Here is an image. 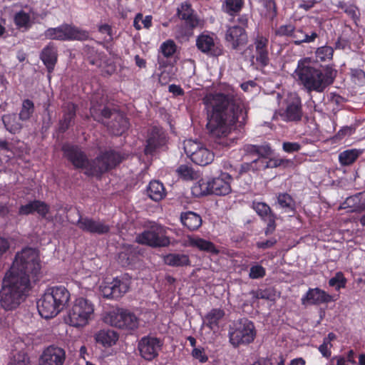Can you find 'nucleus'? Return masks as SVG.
Wrapping results in <instances>:
<instances>
[{"instance_id": "obj_1", "label": "nucleus", "mask_w": 365, "mask_h": 365, "mask_svg": "<svg viewBox=\"0 0 365 365\" xmlns=\"http://www.w3.org/2000/svg\"><path fill=\"white\" fill-rule=\"evenodd\" d=\"M207 113V128L216 138L215 143L229 148L236 143L229 138L231 130L236 127L241 131L247 123V112L241 97L234 93H210L203 98Z\"/></svg>"}, {"instance_id": "obj_2", "label": "nucleus", "mask_w": 365, "mask_h": 365, "mask_svg": "<svg viewBox=\"0 0 365 365\" xmlns=\"http://www.w3.org/2000/svg\"><path fill=\"white\" fill-rule=\"evenodd\" d=\"M41 262L34 249L27 247L17 252L10 269L3 279L0 305L6 310L16 309L31 289V282L38 281Z\"/></svg>"}, {"instance_id": "obj_3", "label": "nucleus", "mask_w": 365, "mask_h": 365, "mask_svg": "<svg viewBox=\"0 0 365 365\" xmlns=\"http://www.w3.org/2000/svg\"><path fill=\"white\" fill-rule=\"evenodd\" d=\"M337 71L332 66L321 68L310 58L306 57L298 61L293 77L308 93H323L334 83Z\"/></svg>"}, {"instance_id": "obj_4", "label": "nucleus", "mask_w": 365, "mask_h": 365, "mask_svg": "<svg viewBox=\"0 0 365 365\" xmlns=\"http://www.w3.org/2000/svg\"><path fill=\"white\" fill-rule=\"evenodd\" d=\"M70 299L71 294L64 286L51 287L37 302L38 313L43 318H53L67 307Z\"/></svg>"}, {"instance_id": "obj_5", "label": "nucleus", "mask_w": 365, "mask_h": 365, "mask_svg": "<svg viewBox=\"0 0 365 365\" xmlns=\"http://www.w3.org/2000/svg\"><path fill=\"white\" fill-rule=\"evenodd\" d=\"M126 158L127 155L120 150L113 148L102 150L92 159L87 176L101 178L103 174L120 165Z\"/></svg>"}, {"instance_id": "obj_6", "label": "nucleus", "mask_w": 365, "mask_h": 365, "mask_svg": "<svg viewBox=\"0 0 365 365\" xmlns=\"http://www.w3.org/2000/svg\"><path fill=\"white\" fill-rule=\"evenodd\" d=\"M256 335L257 331L254 323L245 318L234 322L228 331L229 341L235 348L251 344Z\"/></svg>"}, {"instance_id": "obj_7", "label": "nucleus", "mask_w": 365, "mask_h": 365, "mask_svg": "<svg viewBox=\"0 0 365 365\" xmlns=\"http://www.w3.org/2000/svg\"><path fill=\"white\" fill-rule=\"evenodd\" d=\"M176 16L185 24L184 26H181L177 29L176 38L188 39L192 36L194 29L200 24L198 15L192 9V4L186 1L178 6Z\"/></svg>"}, {"instance_id": "obj_8", "label": "nucleus", "mask_w": 365, "mask_h": 365, "mask_svg": "<svg viewBox=\"0 0 365 365\" xmlns=\"http://www.w3.org/2000/svg\"><path fill=\"white\" fill-rule=\"evenodd\" d=\"M232 180L231 175L225 172H220L218 177L210 178L206 182L203 180H200L198 186H195L194 190L199 189V194L201 195L225 196L232 192L231 182Z\"/></svg>"}, {"instance_id": "obj_9", "label": "nucleus", "mask_w": 365, "mask_h": 365, "mask_svg": "<svg viewBox=\"0 0 365 365\" xmlns=\"http://www.w3.org/2000/svg\"><path fill=\"white\" fill-rule=\"evenodd\" d=\"M43 35L46 39L61 41H84L90 38V34L88 31L71 24H63L55 28H48L45 31Z\"/></svg>"}, {"instance_id": "obj_10", "label": "nucleus", "mask_w": 365, "mask_h": 365, "mask_svg": "<svg viewBox=\"0 0 365 365\" xmlns=\"http://www.w3.org/2000/svg\"><path fill=\"white\" fill-rule=\"evenodd\" d=\"M168 230V227L153 222L137 236L136 241L140 245L154 248L168 247L170 244V240L167 235Z\"/></svg>"}, {"instance_id": "obj_11", "label": "nucleus", "mask_w": 365, "mask_h": 365, "mask_svg": "<svg viewBox=\"0 0 365 365\" xmlns=\"http://www.w3.org/2000/svg\"><path fill=\"white\" fill-rule=\"evenodd\" d=\"M93 313V304L84 297H78L69 309V323L73 327H83L88 323Z\"/></svg>"}, {"instance_id": "obj_12", "label": "nucleus", "mask_w": 365, "mask_h": 365, "mask_svg": "<svg viewBox=\"0 0 365 365\" xmlns=\"http://www.w3.org/2000/svg\"><path fill=\"white\" fill-rule=\"evenodd\" d=\"M104 321L110 326L119 329L134 330L138 327V319L135 314L123 308H116L108 312Z\"/></svg>"}, {"instance_id": "obj_13", "label": "nucleus", "mask_w": 365, "mask_h": 365, "mask_svg": "<svg viewBox=\"0 0 365 365\" xmlns=\"http://www.w3.org/2000/svg\"><path fill=\"white\" fill-rule=\"evenodd\" d=\"M184 150L194 163L201 166H205L214 160L213 152L197 141L185 140Z\"/></svg>"}, {"instance_id": "obj_14", "label": "nucleus", "mask_w": 365, "mask_h": 365, "mask_svg": "<svg viewBox=\"0 0 365 365\" xmlns=\"http://www.w3.org/2000/svg\"><path fill=\"white\" fill-rule=\"evenodd\" d=\"M63 156L76 169L84 170L87 176V171L91 166L92 159H89L84 151L76 145L64 144L62 146Z\"/></svg>"}, {"instance_id": "obj_15", "label": "nucleus", "mask_w": 365, "mask_h": 365, "mask_svg": "<svg viewBox=\"0 0 365 365\" xmlns=\"http://www.w3.org/2000/svg\"><path fill=\"white\" fill-rule=\"evenodd\" d=\"M168 136L166 131L159 126H152L148 131L144 153L146 155H153L158 150L166 146Z\"/></svg>"}, {"instance_id": "obj_16", "label": "nucleus", "mask_w": 365, "mask_h": 365, "mask_svg": "<svg viewBox=\"0 0 365 365\" xmlns=\"http://www.w3.org/2000/svg\"><path fill=\"white\" fill-rule=\"evenodd\" d=\"M130 283L126 279L115 277L110 282H104L100 286L103 297L106 299H118L129 289Z\"/></svg>"}, {"instance_id": "obj_17", "label": "nucleus", "mask_w": 365, "mask_h": 365, "mask_svg": "<svg viewBox=\"0 0 365 365\" xmlns=\"http://www.w3.org/2000/svg\"><path fill=\"white\" fill-rule=\"evenodd\" d=\"M76 225L82 231L92 235H106L110 230V226L106 224L105 221L83 217L81 215H79Z\"/></svg>"}, {"instance_id": "obj_18", "label": "nucleus", "mask_w": 365, "mask_h": 365, "mask_svg": "<svg viewBox=\"0 0 365 365\" xmlns=\"http://www.w3.org/2000/svg\"><path fill=\"white\" fill-rule=\"evenodd\" d=\"M163 345V341L157 337L144 336L138 342V350L144 359L151 361L158 356Z\"/></svg>"}, {"instance_id": "obj_19", "label": "nucleus", "mask_w": 365, "mask_h": 365, "mask_svg": "<svg viewBox=\"0 0 365 365\" xmlns=\"http://www.w3.org/2000/svg\"><path fill=\"white\" fill-rule=\"evenodd\" d=\"M282 120L285 122H299L303 116L302 101L295 96L287 101L284 109H280L279 113Z\"/></svg>"}, {"instance_id": "obj_20", "label": "nucleus", "mask_w": 365, "mask_h": 365, "mask_svg": "<svg viewBox=\"0 0 365 365\" xmlns=\"http://www.w3.org/2000/svg\"><path fill=\"white\" fill-rule=\"evenodd\" d=\"M256 62L261 67L264 68L269 63V38L262 34L257 33L254 38Z\"/></svg>"}, {"instance_id": "obj_21", "label": "nucleus", "mask_w": 365, "mask_h": 365, "mask_svg": "<svg viewBox=\"0 0 365 365\" xmlns=\"http://www.w3.org/2000/svg\"><path fill=\"white\" fill-rule=\"evenodd\" d=\"M66 351L63 348L51 345L46 348L39 359V365H63Z\"/></svg>"}, {"instance_id": "obj_22", "label": "nucleus", "mask_w": 365, "mask_h": 365, "mask_svg": "<svg viewBox=\"0 0 365 365\" xmlns=\"http://www.w3.org/2000/svg\"><path fill=\"white\" fill-rule=\"evenodd\" d=\"M196 46L202 53L211 56H219L222 54V48L215 43L212 36L202 33L196 39Z\"/></svg>"}, {"instance_id": "obj_23", "label": "nucleus", "mask_w": 365, "mask_h": 365, "mask_svg": "<svg viewBox=\"0 0 365 365\" xmlns=\"http://www.w3.org/2000/svg\"><path fill=\"white\" fill-rule=\"evenodd\" d=\"M335 299L334 297L320 288H309L304 295L302 296V304L307 305H320L333 302Z\"/></svg>"}, {"instance_id": "obj_24", "label": "nucleus", "mask_w": 365, "mask_h": 365, "mask_svg": "<svg viewBox=\"0 0 365 365\" xmlns=\"http://www.w3.org/2000/svg\"><path fill=\"white\" fill-rule=\"evenodd\" d=\"M252 208L261 218L267 222L265 235L272 234L276 228V215L272 211L270 207L265 202H253Z\"/></svg>"}, {"instance_id": "obj_25", "label": "nucleus", "mask_w": 365, "mask_h": 365, "mask_svg": "<svg viewBox=\"0 0 365 365\" xmlns=\"http://www.w3.org/2000/svg\"><path fill=\"white\" fill-rule=\"evenodd\" d=\"M58 48L53 42H49L40 53L39 58L46 68L49 79L58 62Z\"/></svg>"}, {"instance_id": "obj_26", "label": "nucleus", "mask_w": 365, "mask_h": 365, "mask_svg": "<svg viewBox=\"0 0 365 365\" xmlns=\"http://www.w3.org/2000/svg\"><path fill=\"white\" fill-rule=\"evenodd\" d=\"M225 38L233 50L245 45L248 41L245 28L237 25L230 26L227 29Z\"/></svg>"}, {"instance_id": "obj_27", "label": "nucleus", "mask_w": 365, "mask_h": 365, "mask_svg": "<svg viewBox=\"0 0 365 365\" xmlns=\"http://www.w3.org/2000/svg\"><path fill=\"white\" fill-rule=\"evenodd\" d=\"M49 210L50 207L45 202L34 200L26 205H21L19 209V215H29L36 212L42 217H46Z\"/></svg>"}, {"instance_id": "obj_28", "label": "nucleus", "mask_w": 365, "mask_h": 365, "mask_svg": "<svg viewBox=\"0 0 365 365\" xmlns=\"http://www.w3.org/2000/svg\"><path fill=\"white\" fill-rule=\"evenodd\" d=\"M129 120L121 113H115L114 118L107 124L109 131L114 135L119 136L127 131L129 128Z\"/></svg>"}, {"instance_id": "obj_29", "label": "nucleus", "mask_w": 365, "mask_h": 365, "mask_svg": "<svg viewBox=\"0 0 365 365\" xmlns=\"http://www.w3.org/2000/svg\"><path fill=\"white\" fill-rule=\"evenodd\" d=\"M225 311L222 309H212L202 318L203 325L215 332L219 329L220 322L225 317Z\"/></svg>"}, {"instance_id": "obj_30", "label": "nucleus", "mask_w": 365, "mask_h": 365, "mask_svg": "<svg viewBox=\"0 0 365 365\" xmlns=\"http://www.w3.org/2000/svg\"><path fill=\"white\" fill-rule=\"evenodd\" d=\"M186 245L212 255L219 253V250L213 242L198 237L187 236Z\"/></svg>"}, {"instance_id": "obj_31", "label": "nucleus", "mask_w": 365, "mask_h": 365, "mask_svg": "<svg viewBox=\"0 0 365 365\" xmlns=\"http://www.w3.org/2000/svg\"><path fill=\"white\" fill-rule=\"evenodd\" d=\"M118 338V334L115 331L109 329L100 330L95 335L96 343L105 348L111 347L115 345Z\"/></svg>"}, {"instance_id": "obj_32", "label": "nucleus", "mask_w": 365, "mask_h": 365, "mask_svg": "<svg viewBox=\"0 0 365 365\" xmlns=\"http://www.w3.org/2000/svg\"><path fill=\"white\" fill-rule=\"evenodd\" d=\"M148 196L155 202H159L166 196L163 184L159 180H152L146 189Z\"/></svg>"}, {"instance_id": "obj_33", "label": "nucleus", "mask_w": 365, "mask_h": 365, "mask_svg": "<svg viewBox=\"0 0 365 365\" xmlns=\"http://www.w3.org/2000/svg\"><path fill=\"white\" fill-rule=\"evenodd\" d=\"M180 222L189 230L193 231L197 230L202 225L201 217L192 211L182 212L180 215Z\"/></svg>"}, {"instance_id": "obj_34", "label": "nucleus", "mask_w": 365, "mask_h": 365, "mask_svg": "<svg viewBox=\"0 0 365 365\" xmlns=\"http://www.w3.org/2000/svg\"><path fill=\"white\" fill-rule=\"evenodd\" d=\"M319 34L316 31L308 29L307 28L299 27L295 35L294 44L297 46L302 45V43H309L314 42Z\"/></svg>"}, {"instance_id": "obj_35", "label": "nucleus", "mask_w": 365, "mask_h": 365, "mask_svg": "<svg viewBox=\"0 0 365 365\" xmlns=\"http://www.w3.org/2000/svg\"><path fill=\"white\" fill-rule=\"evenodd\" d=\"M164 262L167 265L175 267L190 265L189 256L182 253H169L165 256Z\"/></svg>"}, {"instance_id": "obj_36", "label": "nucleus", "mask_w": 365, "mask_h": 365, "mask_svg": "<svg viewBox=\"0 0 365 365\" xmlns=\"http://www.w3.org/2000/svg\"><path fill=\"white\" fill-rule=\"evenodd\" d=\"M77 106L74 103H68L64 111L62 119L59 122L58 130L61 133L66 132L71 125L76 115Z\"/></svg>"}, {"instance_id": "obj_37", "label": "nucleus", "mask_w": 365, "mask_h": 365, "mask_svg": "<svg viewBox=\"0 0 365 365\" xmlns=\"http://www.w3.org/2000/svg\"><path fill=\"white\" fill-rule=\"evenodd\" d=\"M361 154L362 150L356 148L345 150L339 154L338 160L339 164L341 166L351 165Z\"/></svg>"}, {"instance_id": "obj_38", "label": "nucleus", "mask_w": 365, "mask_h": 365, "mask_svg": "<svg viewBox=\"0 0 365 365\" xmlns=\"http://www.w3.org/2000/svg\"><path fill=\"white\" fill-rule=\"evenodd\" d=\"M262 6L261 14L273 21L277 16V8L274 0H258Z\"/></svg>"}, {"instance_id": "obj_39", "label": "nucleus", "mask_w": 365, "mask_h": 365, "mask_svg": "<svg viewBox=\"0 0 365 365\" xmlns=\"http://www.w3.org/2000/svg\"><path fill=\"white\" fill-rule=\"evenodd\" d=\"M2 121L6 129L12 134L19 133L22 128V125L14 113L4 115L2 117Z\"/></svg>"}, {"instance_id": "obj_40", "label": "nucleus", "mask_w": 365, "mask_h": 365, "mask_svg": "<svg viewBox=\"0 0 365 365\" xmlns=\"http://www.w3.org/2000/svg\"><path fill=\"white\" fill-rule=\"evenodd\" d=\"M176 173L179 178L185 181H192L198 178L197 173L192 165L187 164L180 165L176 169Z\"/></svg>"}, {"instance_id": "obj_41", "label": "nucleus", "mask_w": 365, "mask_h": 365, "mask_svg": "<svg viewBox=\"0 0 365 365\" xmlns=\"http://www.w3.org/2000/svg\"><path fill=\"white\" fill-rule=\"evenodd\" d=\"M277 199L279 207L283 209L284 212H294L295 211V201L289 194L287 192L279 193Z\"/></svg>"}, {"instance_id": "obj_42", "label": "nucleus", "mask_w": 365, "mask_h": 365, "mask_svg": "<svg viewBox=\"0 0 365 365\" xmlns=\"http://www.w3.org/2000/svg\"><path fill=\"white\" fill-rule=\"evenodd\" d=\"M14 22L18 29H29L32 26L30 14L24 10L16 12L14 16Z\"/></svg>"}, {"instance_id": "obj_43", "label": "nucleus", "mask_w": 365, "mask_h": 365, "mask_svg": "<svg viewBox=\"0 0 365 365\" xmlns=\"http://www.w3.org/2000/svg\"><path fill=\"white\" fill-rule=\"evenodd\" d=\"M35 110L34 103L29 99H25L22 102V106L20 110L19 118L22 121H26L30 119Z\"/></svg>"}, {"instance_id": "obj_44", "label": "nucleus", "mask_w": 365, "mask_h": 365, "mask_svg": "<svg viewBox=\"0 0 365 365\" xmlns=\"http://www.w3.org/2000/svg\"><path fill=\"white\" fill-rule=\"evenodd\" d=\"M251 294L255 299L273 301L276 297V291L274 288L270 287L265 289H259L256 291H252Z\"/></svg>"}, {"instance_id": "obj_45", "label": "nucleus", "mask_w": 365, "mask_h": 365, "mask_svg": "<svg viewBox=\"0 0 365 365\" xmlns=\"http://www.w3.org/2000/svg\"><path fill=\"white\" fill-rule=\"evenodd\" d=\"M30 359L24 351L12 352L8 365H29Z\"/></svg>"}, {"instance_id": "obj_46", "label": "nucleus", "mask_w": 365, "mask_h": 365, "mask_svg": "<svg viewBox=\"0 0 365 365\" xmlns=\"http://www.w3.org/2000/svg\"><path fill=\"white\" fill-rule=\"evenodd\" d=\"M336 6L341 9L352 19L356 20L359 19L358 8L353 4H348L344 1H339Z\"/></svg>"}, {"instance_id": "obj_47", "label": "nucleus", "mask_w": 365, "mask_h": 365, "mask_svg": "<svg viewBox=\"0 0 365 365\" xmlns=\"http://www.w3.org/2000/svg\"><path fill=\"white\" fill-rule=\"evenodd\" d=\"M160 49L165 58H170L176 52L177 46L174 41L169 39L161 44Z\"/></svg>"}, {"instance_id": "obj_48", "label": "nucleus", "mask_w": 365, "mask_h": 365, "mask_svg": "<svg viewBox=\"0 0 365 365\" xmlns=\"http://www.w3.org/2000/svg\"><path fill=\"white\" fill-rule=\"evenodd\" d=\"M294 165V161L290 159L272 158L268 160L269 168H275L282 167L283 168L292 167Z\"/></svg>"}, {"instance_id": "obj_49", "label": "nucleus", "mask_w": 365, "mask_h": 365, "mask_svg": "<svg viewBox=\"0 0 365 365\" xmlns=\"http://www.w3.org/2000/svg\"><path fill=\"white\" fill-rule=\"evenodd\" d=\"M346 284V279L344 277L341 272L336 273L335 276L329 280V285L335 287L336 290L344 288Z\"/></svg>"}, {"instance_id": "obj_50", "label": "nucleus", "mask_w": 365, "mask_h": 365, "mask_svg": "<svg viewBox=\"0 0 365 365\" xmlns=\"http://www.w3.org/2000/svg\"><path fill=\"white\" fill-rule=\"evenodd\" d=\"M225 11L229 14H233L241 11L243 0H225Z\"/></svg>"}, {"instance_id": "obj_51", "label": "nucleus", "mask_w": 365, "mask_h": 365, "mask_svg": "<svg viewBox=\"0 0 365 365\" xmlns=\"http://www.w3.org/2000/svg\"><path fill=\"white\" fill-rule=\"evenodd\" d=\"M362 193L359 192L353 196L349 197L346 198L345 201V204L348 207H354L355 209L364 210L365 209V202L360 203L361 197L362 196Z\"/></svg>"}, {"instance_id": "obj_52", "label": "nucleus", "mask_w": 365, "mask_h": 365, "mask_svg": "<svg viewBox=\"0 0 365 365\" xmlns=\"http://www.w3.org/2000/svg\"><path fill=\"white\" fill-rule=\"evenodd\" d=\"M334 49L331 46H324L318 48L316 51V56L321 61H326L332 58Z\"/></svg>"}, {"instance_id": "obj_53", "label": "nucleus", "mask_w": 365, "mask_h": 365, "mask_svg": "<svg viewBox=\"0 0 365 365\" xmlns=\"http://www.w3.org/2000/svg\"><path fill=\"white\" fill-rule=\"evenodd\" d=\"M266 275V269L261 264H256L250 267L249 277L252 279H262Z\"/></svg>"}, {"instance_id": "obj_54", "label": "nucleus", "mask_w": 365, "mask_h": 365, "mask_svg": "<svg viewBox=\"0 0 365 365\" xmlns=\"http://www.w3.org/2000/svg\"><path fill=\"white\" fill-rule=\"evenodd\" d=\"M134 255L130 251L120 252L118 254V261L123 267H127L132 264Z\"/></svg>"}, {"instance_id": "obj_55", "label": "nucleus", "mask_w": 365, "mask_h": 365, "mask_svg": "<svg viewBox=\"0 0 365 365\" xmlns=\"http://www.w3.org/2000/svg\"><path fill=\"white\" fill-rule=\"evenodd\" d=\"M293 24L289 23L286 24L280 25L274 31V34L279 37L288 38L292 30Z\"/></svg>"}, {"instance_id": "obj_56", "label": "nucleus", "mask_w": 365, "mask_h": 365, "mask_svg": "<svg viewBox=\"0 0 365 365\" xmlns=\"http://www.w3.org/2000/svg\"><path fill=\"white\" fill-rule=\"evenodd\" d=\"M192 356L197 359L200 363H205L208 360V357L202 347H195L191 353Z\"/></svg>"}, {"instance_id": "obj_57", "label": "nucleus", "mask_w": 365, "mask_h": 365, "mask_svg": "<svg viewBox=\"0 0 365 365\" xmlns=\"http://www.w3.org/2000/svg\"><path fill=\"white\" fill-rule=\"evenodd\" d=\"M329 101L331 103L336 106V109H339L343 106V104L346 102V99L336 93H331L329 96Z\"/></svg>"}, {"instance_id": "obj_58", "label": "nucleus", "mask_w": 365, "mask_h": 365, "mask_svg": "<svg viewBox=\"0 0 365 365\" xmlns=\"http://www.w3.org/2000/svg\"><path fill=\"white\" fill-rule=\"evenodd\" d=\"M301 148V145L297 142H284L282 144L283 150L288 153L298 152Z\"/></svg>"}, {"instance_id": "obj_59", "label": "nucleus", "mask_w": 365, "mask_h": 365, "mask_svg": "<svg viewBox=\"0 0 365 365\" xmlns=\"http://www.w3.org/2000/svg\"><path fill=\"white\" fill-rule=\"evenodd\" d=\"M255 166L256 165H255L254 160L252 161H251L250 163H243L240 165L239 174L242 175L244 173H250V172H252L254 173H257V168Z\"/></svg>"}, {"instance_id": "obj_60", "label": "nucleus", "mask_w": 365, "mask_h": 365, "mask_svg": "<svg viewBox=\"0 0 365 365\" xmlns=\"http://www.w3.org/2000/svg\"><path fill=\"white\" fill-rule=\"evenodd\" d=\"M257 151L259 158H263L264 159H267L272 153V150L269 144L258 145Z\"/></svg>"}, {"instance_id": "obj_61", "label": "nucleus", "mask_w": 365, "mask_h": 365, "mask_svg": "<svg viewBox=\"0 0 365 365\" xmlns=\"http://www.w3.org/2000/svg\"><path fill=\"white\" fill-rule=\"evenodd\" d=\"M99 33L104 34H106L109 36V41H113V34L112 26L108 24H101L98 26Z\"/></svg>"}, {"instance_id": "obj_62", "label": "nucleus", "mask_w": 365, "mask_h": 365, "mask_svg": "<svg viewBox=\"0 0 365 365\" xmlns=\"http://www.w3.org/2000/svg\"><path fill=\"white\" fill-rule=\"evenodd\" d=\"M115 113H120L115 108H110L107 106L104 107L101 110V116L105 119L114 118Z\"/></svg>"}, {"instance_id": "obj_63", "label": "nucleus", "mask_w": 365, "mask_h": 365, "mask_svg": "<svg viewBox=\"0 0 365 365\" xmlns=\"http://www.w3.org/2000/svg\"><path fill=\"white\" fill-rule=\"evenodd\" d=\"M277 243L275 238H271L264 241L257 242L256 246L259 249H268L273 247Z\"/></svg>"}, {"instance_id": "obj_64", "label": "nucleus", "mask_w": 365, "mask_h": 365, "mask_svg": "<svg viewBox=\"0 0 365 365\" xmlns=\"http://www.w3.org/2000/svg\"><path fill=\"white\" fill-rule=\"evenodd\" d=\"M254 161L256 165L255 167L257 168V172L269 168L268 160L267 159L258 158L255 159Z\"/></svg>"}]
</instances>
